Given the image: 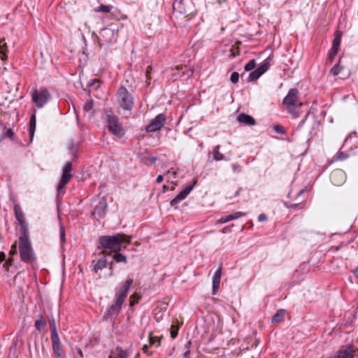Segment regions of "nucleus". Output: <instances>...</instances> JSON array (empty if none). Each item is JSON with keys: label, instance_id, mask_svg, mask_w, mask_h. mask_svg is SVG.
I'll return each instance as SVG.
<instances>
[{"label": "nucleus", "instance_id": "nucleus-1", "mask_svg": "<svg viewBox=\"0 0 358 358\" xmlns=\"http://www.w3.org/2000/svg\"><path fill=\"white\" fill-rule=\"evenodd\" d=\"M19 252L22 262L27 264H33L36 262V257L31 246L29 233L20 235Z\"/></svg>", "mask_w": 358, "mask_h": 358}, {"label": "nucleus", "instance_id": "nucleus-2", "mask_svg": "<svg viewBox=\"0 0 358 358\" xmlns=\"http://www.w3.org/2000/svg\"><path fill=\"white\" fill-rule=\"evenodd\" d=\"M99 242L101 248L117 252L121 250L122 243L124 242L129 243L130 239L124 234H118L114 236H101Z\"/></svg>", "mask_w": 358, "mask_h": 358}, {"label": "nucleus", "instance_id": "nucleus-3", "mask_svg": "<svg viewBox=\"0 0 358 358\" xmlns=\"http://www.w3.org/2000/svg\"><path fill=\"white\" fill-rule=\"evenodd\" d=\"M132 282L133 280L129 279L122 285V287L118 292L117 297L115 303L109 307L106 317L108 318H115L117 316L121 309V306L123 302L124 301L125 298L127 297V293L130 289Z\"/></svg>", "mask_w": 358, "mask_h": 358}, {"label": "nucleus", "instance_id": "nucleus-4", "mask_svg": "<svg viewBox=\"0 0 358 358\" xmlns=\"http://www.w3.org/2000/svg\"><path fill=\"white\" fill-rule=\"evenodd\" d=\"M286 109L294 117H297L299 114L296 112V109L301 106L302 103L299 100V91L296 89H291L287 95L282 101Z\"/></svg>", "mask_w": 358, "mask_h": 358}, {"label": "nucleus", "instance_id": "nucleus-5", "mask_svg": "<svg viewBox=\"0 0 358 358\" xmlns=\"http://www.w3.org/2000/svg\"><path fill=\"white\" fill-rule=\"evenodd\" d=\"M106 120L109 131L115 136L121 138L123 136L124 131L120 124L119 123L118 118L114 115L110 111L106 113Z\"/></svg>", "mask_w": 358, "mask_h": 358}, {"label": "nucleus", "instance_id": "nucleus-6", "mask_svg": "<svg viewBox=\"0 0 358 358\" xmlns=\"http://www.w3.org/2000/svg\"><path fill=\"white\" fill-rule=\"evenodd\" d=\"M117 34V30L112 25H110L108 27L102 29L99 32V35L98 36V43L100 47L110 44L113 41L115 40V34Z\"/></svg>", "mask_w": 358, "mask_h": 358}, {"label": "nucleus", "instance_id": "nucleus-7", "mask_svg": "<svg viewBox=\"0 0 358 358\" xmlns=\"http://www.w3.org/2000/svg\"><path fill=\"white\" fill-rule=\"evenodd\" d=\"M118 97L120 100V106L124 110H130L133 106V101L131 94L124 87L119 88Z\"/></svg>", "mask_w": 358, "mask_h": 358}, {"label": "nucleus", "instance_id": "nucleus-8", "mask_svg": "<svg viewBox=\"0 0 358 358\" xmlns=\"http://www.w3.org/2000/svg\"><path fill=\"white\" fill-rule=\"evenodd\" d=\"M71 162H68L67 163H66L63 168L62 176L57 186L58 192L62 189L65 187V185L69 182L70 179L72 178L73 176L71 173Z\"/></svg>", "mask_w": 358, "mask_h": 358}, {"label": "nucleus", "instance_id": "nucleus-9", "mask_svg": "<svg viewBox=\"0 0 358 358\" xmlns=\"http://www.w3.org/2000/svg\"><path fill=\"white\" fill-rule=\"evenodd\" d=\"M50 95L46 89H43L40 92L34 90L32 94V99L37 107H42L49 99Z\"/></svg>", "mask_w": 358, "mask_h": 358}, {"label": "nucleus", "instance_id": "nucleus-10", "mask_svg": "<svg viewBox=\"0 0 358 358\" xmlns=\"http://www.w3.org/2000/svg\"><path fill=\"white\" fill-rule=\"evenodd\" d=\"M14 213L17 220L20 226V234H28L29 229L22 209L18 204L14 206Z\"/></svg>", "mask_w": 358, "mask_h": 358}, {"label": "nucleus", "instance_id": "nucleus-11", "mask_svg": "<svg viewBox=\"0 0 358 358\" xmlns=\"http://www.w3.org/2000/svg\"><path fill=\"white\" fill-rule=\"evenodd\" d=\"M166 122V117L163 114L158 115L155 119H153L151 123L147 126L145 130L148 132H154L160 129Z\"/></svg>", "mask_w": 358, "mask_h": 358}, {"label": "nucleus", "instance_id": "nucleus-12", "mask_svg": "<svg viewBox=\"0 0 358 358\" xmlns=\"http://www.w3.org/2000/svg\"><path fill=\"white\" fill-rule=\"evenodd\" d=\"M269 66L270 62L268 61H265L264 64L250 73L248 80L251 82L257 80L268 69Z\"/></svg>", "mask_w": 358, "mask_h": 358}, {"label": "nucleus", "instance_id": "nucleus-13", "mask_svg": "<svg viewBox=\"0 0 358 358\" xmlns=\"http://www.w3.org/2000/svg\"><path fill=\"white\" fill-rule=\"evenodd\" d=\"M196 181L194 182L193 185L185 187L171 201V205L177 208V203L186 198L192 189Z\"/></svg>", "mask_w": 358, "mask_h": 358}, {"label": "nucleus", "instance_id": "nucleus-14", "mask_svg": "<svg viewBox=\"0 0 358 358\" xmlns=\"http://www.w3.org/2000/svg\"><path fill=\"white\" fill-rule=\"evenodd\" d=\"M59 316V310L57 307L54 308L53 313L50 316L49 324L51 329V336H59L57 331L55 317Z\"/></svg>", "mask_w": 358, "mask_h": 358}, {"label": "nucleus", "instance_id": "nucleus-15", "mask_svg": "<svg viewBox=\"0 0 358 358\" xmlns=\"http://www.w3.org/2000/svg\"><path fill=\"white\" fill-rule=\"evenodd\" d=\"M107 208V203L104 198L99 201V204L95 207L94 210L92 213V216L98 215L99 217H101L104 214Z\"/></svg>", "mask_w": 358, "mask_h": 358}, {"label": "nucleus", "instance_id": "nucleus-16", "mask_svg": "<svg viewBox=\"0 0 358 358\" xmlns=\"http://www.w3.org/2000/svg\"><path fill=\"white\" fill-rule=\"evenodd\" d=\"M222 275V267H220L215 272L213 279V294H216L220 287V278Z\"/></svg>", "mask_w": 358, "mask_h": 358}, {"label": "nucleus", "instance_id": "nucleus-17", "mask_svg": "<svg viewBox=\"0 0 358 358\" xmlns=\"http://www.w3.org/2000/svg\"><path fill=\"white\" fill-rule=\"evenodd\" d=\"M237 120L239 122L245 124V125L252 126L256 124L255 120L252 116L245 113L239 114Z\"/></svg>", "mask_w": 358, "mask_h": 358}, {"label": "nucleus", "instance_id": "nucleus-18", "mask_svg": "<svg viewBox=\"0 0 358 358\" xmlns=\"http://www.w3.org/2000/svg\"><path fill=\"white\" fill-rule=\"evenodd\" d=\"M51 339L52 341V348L55 355H59V354H62L63 350L61 346L59 336H51Z\"/></svg>", "mask_w": 358, "mask_h": 358}, {"label": "nucleus", "instance_id": "nucleus-19", "mask_svg": "<svg viewBox=\"0 0 358 358\" xmlns=\"http://www.w3.org/2000/svg\"><path fill=\"white\" fill-rule=\"evenodd\" d=\"M128 353L127 351L123 350L121 348L117 347L114 350H112L109 358H127Z\"/></svg>", "mask_w": 358, "mask_h": 358}, {"label": "nucleus", "instance_id": "nucleus-20", "mask_svg": "<svg viewBox=\"0 0 358 358\" xmlns=\"http://www.w3.org/2000/svg\"><path fill=\"white\" fill-rule=\"evenodd\" d=\"M285 310L280 309L277 311V313L273 316L272 317V322L273 323H279L282 322L284 319V317L285 315Z\"/></svg>", "mask_w": 358, "mask_h": 358}, {"label": "nucleus", "instance_id": "nucleus-21", "mask_svg": "<svg viewBox=\"0 0 358 358\" xmlns=\"http://www.w3.org/2000/svg\"><path fill=\"white\" fill-rule=\"evenodd\" d=\"M68 150H69V155L73 158H76L77 157V152H78V144H75L73 142H70L69 143V145H68Z\"/></svg>", "mask_w": 358, "mask_h": 358}, {"label": "nucleus", "instance_id": "nucleus-22", "mask_svg": "<svg viewBox=\"0 0 358 358\" xmlns=\"http://www.w3.org/2000/svg\"><path fill=\"white\" fill-rule=\"evenodd\" d=\"M35 129H36V116L34 114H33L30 118V122H29V136H30L31 141H32V139H33Z\"/></svg>", "mask_w": 358, "mask_h": 358}, {"label": "nucleus", "instance_id": "nucleus-23", "mask_svg": "<svg viewBox=\"0 0 358 358\" xmlns=\"http://www.w3.org/2000/svg\"><path fill=\"white\" fill-rule=\"evenodd\" d=\"M46 326V321L44 320L43 316L41 315L38 317V319L35 322V327L37 330L41 331Z\"/></svg>", "mask_w": 358, "mask_h": 358}, {"label": "nucleus", "instance_id": "nucleus-24", "mask_svg": "<svg viewBox=\"0 0 358 358\" xmlns=\"http://www.w3.org/2000/svg\"><path fill=\"white\" fill-rule=\"evenodd\" d=\"M8 51L7 45L3 41H0V57L1 59L6 60L7 59L6 52Z\"/></svg>", "mask_w": 358, "mask_h": 358}, {"label": "nucleus", "instance_id": "nucleus-25", "mask_svg": "<svg viewBox=\"0 0 358 358\" xmlns=\"http://www.w3.org/2000/svg\"><path fill=\"white\" fill-rule=\"evenodd\" d=\"M162 338V336H161V337L154 336L152 331H150L148 335L150 345H155L156 343L157 347L159 346Z\"/></svg>", "mask_w": 358, "mask_h": 358}, {"label": "nucleus", "instance_id": "nucleus-26", "mask_svg": "<svg viewBox=\"0 0 358 358\" xmlns=\"http://www.w3.org/2000/svg\"><path fill=\"white\" fill-rule=\"evenodd\" d=\"M342 33L340 31H336L334 34L332 47L339 48L341 41Z\"/></svg>", "mask_w": 358, "mask_h": 358}, {"label": "nucleus", "instance_id": "nucleus-27", "mask_svg": "<svg viewBox=\"0 0 358 358\" xmlns=\"http://www.w3.org/2000/svg\"><path fill=\"white\" fill-rule=\"evenodd\" d=\"M107 266V262L104 259H99L94 265V270L97 273L99 270H101Z\"/></svg>", "mask_w": 358, "mask_h": 358}, {"label": "nucleus", "instance_id": "nucleus-28", "mask_svg": "<svg viewBox=\"0 0 358 358\" xmlns=\"http://www.w3.org/2000/svg\"><path fill=\"white\" fill-rule=\"evenodd\" d=\"M220 147L217 145L213 150V159L216 161H220L224 159V155L220 152L219 151Z\"/></svg>", "mask_w": 358, "mask_h": 358}, {"label": "nucleus", "instance_id": "nucleus-29", "mask_svg": "<svg viewBox=\"0 0 358 358\" xmlns=\"http://www.w3.org/2000/svg\"><path fill=\"white\" fill-rule=\"evenodd\" d=\"M140 299L141 296L138 294L134 293L129 298V306L131 307L134 306L135 304L138 303Z\"/></svg>", "mask_w": 358, "mask_h": 358}, {"label": "nucleus", "instance_id": "nucleus-30", "mask_svg": "<svg viewBox=\"0 0 358 358\" xmlns=\"http://www.w3.org/2000/svg\"><path fill=\"white\" fill-rule=\"evenodd\" d=\"M111 8L112 7L110 6L101 5L97 9L95 10V11L107 13L110 11Z\"/></svg>", "mask_w": 358, "mask_h": 358}, {"label": "nucleus", "instance_id": "nucleus-31", "mask_svg": "<svg viewBox=\"0 0 358 358\" xmlns=\"http://www.w3.org/2000/svg\"><path fill=\"white\" fill-rule=\"evenodd\" d=\"M113 259L117 262H126V257L122 255L121 253H119L118 252H115V254L113 255Z\"/></svg>", "mask_w": 358, "mask_h": 358}, {"label": "nucleus", "instance_id": "nucleus-32", "mask_svg": "<svg viewBox=\"0 0 358 358\" xmlns=\"http://www.w3.org/2000/svg\"><path fill=\"white\" fill-rule=\"evenodd\" d=\"M256 66V62L255 59L250 60L244 67L245 71H250Z\"/></svg>", "mask_w": 358, "mask_h": 358}, {"label": "nucleus", "instance_id": "nucleus-33", "mask_svg": "<svg viewBox=\"0 0 358 358\" xmlns=\"http://www.w3.org/2000/svg\"><path fill=\"white\" fill-rule=\"evenodd\" d=\"M157 161V157H145L143 158L144 164L147 165H151L155 163Z\"/></svg>", "mask_w": 358, "mask_h": 358}, {"label": "nucleus", "instance_id": "nucleus-34", "mask_svg": "<svg viewBox=\"0 0 358 358\" xmlns=\"http://www.w3.org/2000/svg\"><path fill=\"white\" fill-rule=\"evenodd\" d=\"M338 48L332 47L329 55V59L332 62L335 56L337 55Z\"/></svg>", "mask_w": 358, "mask_h": 358}, {"label": "nucleus", "instance_id": "nucleus-35", "mask_svg": "<svg viewBox=\"0 0 358 358\" xmlns=\"http://www.w3.org/2000/svg\"><path fill=\"white\" fill-rule=\"evenodd\" d=\"M342 67L340 66L339 64L335 65L331 69V73L334 75V76H337L338 75V73H340Z\"/></svg>", "mask_w": 358, "mask_h": 358}, {"label": "nucleus", "instance_id": "nucleus-36", "mask_svg": "<svg viewBox=\"0 0 358 358\" xmlns=\"http://www.w3.org/2000/svg\"><path fill=\"white\" fill-rule=\"evenodd\" d=\"M239 74L237 72H233L231 75L230 80L232 83L236 84L238 83Z\"/></svg>", "mask_w": 358, "mask_h": 358}, {"label": "nucleus", "instance_id": "nucleus-37", "mask_svg": "<svg viewBox=\"0 0 358 358\" xmlns=\"http://www.w3.org/2000/svg\"><path fill=\"white\" fill-rule=\"evenodd\" d=\"M183 0H175L173 3V10H178L180 11V7L182 6Z\"/></svg>", "mask_w": 358, "mask_h": 358}, {"label": "nucleus", "instance_id": "nucleus-38", "mask_svg": "<svg viewBox=\"0 0 358 358\" xmlns=\"http://www.w3.org/2000/svg\"><path fill=\"white\" fill-rule=\"evenodd\" d=\"M93 107V102L92 100L87 101L84 106V110L85 111H90Z\"/></svg>", "mask_w": 358, "mask_h": 358}, {"label": "nucleus", "instance_id": "nucleus-39", "mask_svg": "<svg viewBox=\"0 0 358 358\" xmlns=\"http://www.w3.org/2000/svg\"><path fill=\"white\" fill-rule=\"evenodd\" d=\"M178 328L177 327H175L173 325L171 326V336L174 338L177 336L178 335Z\"/></svg>", "mask_w": 358, "mask_h": 358}, {"label": "nucleus", "instance_id": "nucleus-40", "mask_svg": "<svg viewBox=\"0 0 358 358\" xmlns=\"http://www.w3.org/2000/svg\"><path fill=\"white\" fill-rule=\"evenodd\" d=\"M16 254H17V241H15V243L11 245V248H10L9 255L10 256H13Z\"/></svg>", "mask_w": 358, "mask_h": 358}, {"label": "nucleus", "instance_id": "nucleus-41", "mask_svg": "<svg viewBox=\"0 0 358 358\" xmlns=\"http://www.w3.org/2000/svg\"><path fill=\"white\" fill-rule=\"evenodd\" d=\"M60 238L62 243H64L66 240L65 238V231L64 228L62 225H60Z\"/></svg>", "mask_w": 358, "mask_h": 358}, {"label": "nucleus", "instance_id": "nucleus-42", "mask_svg": "<svg viewBox=\"0 0 358 358\" xmlns=\"http://www.w3.org/2000/svg\"><path fill=\"white\" fill-rule=\"evenodd\" d=\"M274 129L278 132V133H280V134H284L285 133V131H284V129L282 127L280 126V125H275V127H274Z\"/></svg>", "mask_w": 358, "mask_h": 358}, {"label": "nucleus", "instance_id": "nucleus-43", "mask_svg": "<svg viewBox=\"0 0 358 358\" xmlns=\"http://www.w3.org/2000/svg\"><path fill=\"white\" fill-rule=\"evenodd\" d=\"M14 135V133L11 129H8L5 134V136L8 138H12Z\"/></svg>", "mask_w": 358, "mask_h": 358}, {"label": "nucleus", "instance_id": "nucleus-44", "mask_svg": "<svg viewBox=\"0 0 358 358\" xmlns=\"http://www.w3.org/2000/svg\"><path fill=\"white\" fill-rule=\"evenodd\" d=\"M245 214L243 213H241V212H236L234 214H232L231 216L233 217V220L234 219H237L241 216H243Z\"/></svg>", "mask_w": 358, "mask_h": 358}, {"label": "nucleus", "instance_id": "nucleus-45", "mask_svg": "<svg viewBox=\"0 0 358 358\" xmlns=\"http://www.w3.org/2000/svg\"><path fill=\"white\" fill-rule=\"evenodd\" d=\"M230 52H231V54H230L231 57H234L237 55H239V54H240L238 47L237 48L236 52H234L233 50H230Z\"/></svg>", "mask_w": 358, "mask_h": 358}, {"label": "nucleus", "instance_id": "nucleus-46", "mask_svg": "<svg viewBox=\"0 0 358 358\" xmlns=\"http://www.w3.org/2000/svg\"><path fill=\"white\" fill-rule=\"evenodd\" d=\"M13 259L11 258H9L6 262L4 264L3 266L6 268V270L8 269V267L10 265L12 264Z\"/></svg>", "mask_w": 358, "mask_h": 358}, {"label": "nucleus", "instance_id": "nucleus-47", "mask_svg": "<svg viewBox=\"0 0 358 358\" xmlns=\"http://www.w3.org/2000/svg\"><path fill=\"white\" fill-rule=\"evenodd\" d=\"M266 219H267V217L265 214H260L258 217V220L259 222L265 221V220H266Z\"/></svg>", "mask_w": 358, "mask_h": 358}, {"label": "nucleus", "instance_id": "nucleus-48", "mask_svg": "<svg viewBox=\"0 0 358 358\" xmlns=\"http://www.w3.org/2000/svg\"><path fill=\"white\" fill-rule=\"evenodd\" d=\"M148 345H144L143 346V348H142V350H143V352L147 353V354H148V355H152V352H148Z\"/></svg>", "mask_w": 358, "mask_h": 358}, {"label": "nucleus", "instance_id": "nucleus-49", "mask_svg": "<svg viewBox=\"0 0 358 358\" xmlns=\"http://www.w3.org/2000/svg\"><path fill=\"white\" fill-rule=\"evenodd\" d=\"M334 175H336V176H340V177H341L342 178H344V173H343L342 171H336V173H334Z\"/></svg>", "mask_w": 358, "mask_h": 358}, {"label": "nucleus", "instance_id": "nucleus-50", "mask_svg": "<svg viewBox=\"0 0 358 358\" xmlns=\"http://www.w3.org/2000/svg\"><path fill=\"white\" fill-rule=\"evenodd\" d=\"M5 258H6V255H5L4 252H0V263L1 262H3L5 259Z\"/></svg>", "mask_w": 358, "mask_h": 358}, {"label": "nucleus", "instance_id": "nucleus-51", "mask_svg": "<svg viewBox=\"0 0 358 358\" xmlns=\"http://www.w3.org/2000/svg\"><path fill=\"white\" fill-rule=\"evenodd\" d=\"M162 180H163V176L162 175L158 176L157 178L156 182L157 183H160L161 182H162Z\"/></svg>", "mask_w": 358, "mask_h": 358}, {"label": "nucleus", "instance_id": "nucleus-52", "mask_svg": "<svg viewBox=\"0 0 358 358\" xmlns=\"http://www.w3.org/2000/svg\"><path fill=\"white\" fill-rule=\"evenodd\" d=\"M189 350H186L184 353H183V357L182 358H188L189 357Z\"/></svg>", "mask_w": 358, "mask_h": 358}, {"label": "nucleus", "instance_id": "nucleus-53", "mask_svg": "<svg viewBox=\"0 0 358 358\" xmlns=\"http://www.w3.org/2000/svg\"><path fill=\"white\" fill-rule=\"evenodd\" d=\"M233 220V217L231 215H229L227 217H225V221L229 222Z\"/></svg>", "mask_w": 358, "mask_h": 358}, {"label": "nucleus", "instance_id": "nucleus-54", "mask_svg": "<svg viewBox=\"0 0 358 358\" xmlns=\"http://www.w3.org/2000/svg\"><path fill=\"white\" fill-rule=\"evenodd\" d=\"M354 275L358 279V266L354 271Z\"/></svg>", "mask_w": 358, "mask_h": 358}, {"label": "nucleus", "instance_id": "nucleus-55", "mask_svg": "<svg viewBox=\"0 0 358 358\" xmlns=\"http://www.w3.org/2000/svg\"><path fill=\"white\" fill-rule=\"evenodd\" d=\"M225 222H227V221H225V217H222L217 221V223H220V224L225 223Z\"/></svg>", "mask_w": 358, "mask_h": 358}, {"label": "nucleus", "instance_id": "nucleus-56", "mask_svg": "<svg viewBox=\"0 0 358 358\" xmlns=\"http://www.w3.org/2000/svg\"><path fill=\"white\" fill-rule=\"evenodd\" d=\"M56 357H57V358H65V357H64V356H63V355H62V354H59V356H58V355H56Z\"/></svg>", "mask_w": 358, "mask_h": 358}, {"label": "nucleus", "instance_id": "nucleus-57", "mask_svg": "<svg viewBox=\"0 0 358 358\" xmlns=\"http://www.w3.org/2000/svg\"><path fill=\"white\" fill-rule=\"evenodd\" d=\"M241 190V188H238V189L235 192L234 196H237Z\"/></svg>", "mask_w": 358, "mask_h": 358}, {"label": "nucleus", "instance_id": "nucleus-58", "mask_svg": "<svg viewBox=\"0 0 358 358\" xmlns=\"http://www.w3.org/2000/svg\"><path fill=\"white\" fill-rule=\"evenodd\" d=\"M78 352L80 355V356H81V357L83 356V352L81 351V350H78Z\"/></svg>", "mask_w": 358, "mask_h": 358}, {"label": "nucleus", "instance_id": "nucleus-59", "mask_svg": "<svg viewBox=\"0 0 358 358\" xmlns=\"http://www.w3.org/2000/svg\"><path fill=\"white\" fill-rule=\"evenodd\" d=\"M228 229L229 228H227V227L224 228L223 230H222V232L223 233H226Z\"/></svg>", "mask_w": 358, "mask_h": 358}, {"label": "nucleus", "instance_id": "nucleus-60", "mask_svg": "<svg viewBox=\"0 0 358 358\" xmlns=\"http://www.w3.org/2000/svg\"><path fill=\"white\" fill-rule=\"evenodd\" d=\"M139 357V353L138 352L136 356H135V358H138Z\"/></svg>", "mask_w": 358, "mask_h": 358}, {"label": "nucleus", "instance_id": "nucleus-61", "mask_svg": "<svg viewBox=\"0 0 358 358\" xmlns=\"http://www.w3.org/2000/svg\"><path fill=\"white\" fill-rule=\"evenodd\" d=\"M303 191H304L303 189L301 190V191L299 192V194H303Z\"/></svg>", "mask_w": 358, "mask_h": 358}, {"label": "nucleus", "instance_id": "nucleus-62", "mask_svg": "<svg viewBox=\"0 0 358 358\" xmlns=\"http://www.w3.org/2000/svg\"><path fill=\"white\" fill-rule=\"evenodd\" d=\"M236 44H237V45H240V44H241V42H240V41H237V42H236Z\"/></svg>", "mask_w": 358, "mask_h": 358}]
</instances>
